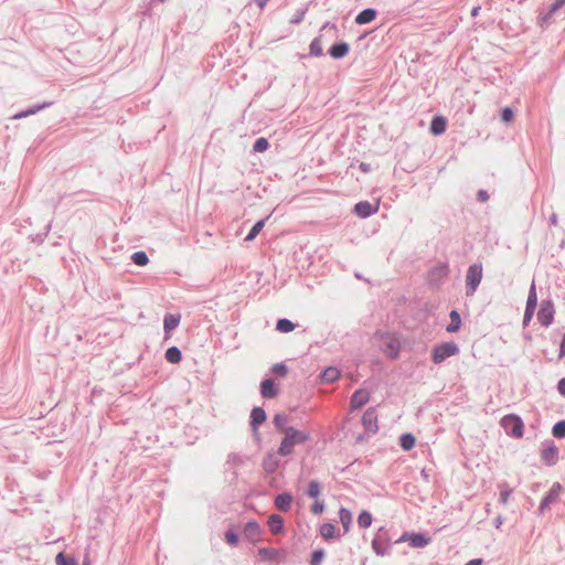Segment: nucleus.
<instances>
[{
    "label": "nucleus",
    "mask_w": 565,
    "mask_h": 565,
    "mask_svg": "<svg viewBox=\"0 0 565 565\" xmlns=\"http://www.w3.org/2000/svg\"><path fill=\"white\" fill-rule=\"evenodd\" d=\"M320 494V484L318 481L313 480L309 483L308 487V495L310 498H318Z\"/></svg>",
    "instance_id": "ea45409f"
},
{
    "label": "nucleus",
    "mask_w": 565,
    "mask_h": 565,
    "mask_svg": "<svg viewBox=\"0 0 565 565\" xmlns=\"http://www.w3.org/2000/svg\"><path fill=\"white\" fill-rule=\"evenodd\" d=\"M541 458L546 465H554L558 458V449L555 446H550L542 451Z\"/></svg>",
    "instance_id": "4468645a"
},
{
    "label": "nucleus",
    "mask_w": 565,
    "mask_h": 565,
    "mask_svg": "<svg viewBox=\"0 0 565 565\" xmlns=\"http://www.w3.org/2000/svg\"><path fill=\"white\" fill-rule=\"evenodd\" d=\"M536 301H537V296H536L535 286L533 284L531 286V289H530V292H529V297H527V301H526V307L535 309L536 308Z\"/></svg>",
    "instance_id": "e433bc0d"
},
{
    "label": "nucleus",
    "mask_w": 565,
    "mask_h": 565,
    "mask_svg": "<svg viewBox=\"0 0 565 565\" xmlns=\"http://www.w3.org/2000/svg\"><path fill=\"white\" fill-rule=\"evenodd\" d=\"M258 555L264 561H271V559H276L277 558L278 551L275 550V548H260L258 551Z\"/></svg>",
    "instance_id": "7c9ffc66"
},
{
    "label": "nucleus",
    "mask_w": 565,
    "mask_h": 565,
    "mask_svg": "<svg viewBox=\"0 0 565 565\" xmlns=\"http://www.w3.org/2000/svg\"><path fill=\"white\" fill-rule=\"evenodd\" d=\"M324 509V504L321 502V501H316L312 507H311V511L315 513V514H320Z\"/></svg>",
    "instance_id": "49530a36"
},
{
    "label": "nucleus",
    "mask_w": 565,
    "mask_h": 565,
    "mask_svg": "<svg viewBox=\"0 0 565 565\" xmlns=\"http://www.w3.org/2000/svg\"><path fill=\"white\" fill-rule=\"evenodd\" d=\"M554 318V309L551 302H545L542 305L539 313H537V320L543 326H548L552 323Z\"/></svg>",
    "instance_id": "6e6552de"
},
{
    "label": "nucleus",
    "mask_w": 565,
    "mask_h": 565,
    "mask_svg": "<svg viewBox=\"0 0 565 565\" xmlns=\"http://www.w3.org/2000/svg\"><path fill=\"white\" fill-rule=\"evenodd\" d=\"M447 128V120L443 116H435L430 122V131L433 135L438 136L445 132Z\"/></svg>",
    "instance_id": "ddd939ff"
},
{
    "label": "nucleus",
    "mask_w": 565,
    "mask_h": 565,
    "mask_svg": "<svg viewBox=\"0 0 565 565\" xmlns=\"http://www.w3.org/2000/svg\"><path fill=\"white\" fill-rule=\"evenodd\" d=\"M284 438L278 448L280 456H289L294 452V448L303 445L310 440V434L306 430H300L296 427L289 426L284 429Z\"/></svg>",
    "instance_id": "f257e3e1"
},
{
    "label": "nucleus",
    "mask_w": 565,
    "mask_h": 565,
    "mask_svg": "<svg viewBox=\"0 0 565 565\" xmlns=\"http://www.w3.org/2000/svg\"><path fill=\"white\" fill-rule=\"evenodd\" d=\"M510 493H511V491H502L501 492V501L503 503H507V501L509 500Z\"/></svg>",
    "instance_id": "5fc2aeb1"
},
{
    "label": "nucleus",
    "mask_w": 565,
    "mask_h": 565,
    "mask_svg": "<svg viewBox=\"0 0 565 565\" xmlns=\"http://www.w3.org/2000/svg\"><path fill=\"white\" fill-rule=\"evenodd\" d=\"M269 143L266 138H258L254 143V151L264 152L268 149Z\"/></svg>",
    "instance_id": "58836bf2"
},
{
    "label": "nucleus",
    "mask_w": 565,
    "mask_h": 565,
    "mask_svg": "<svg viewBox=\"0 0 565 565\" xmlns=\"http://www.w3.org/2000/svg\"><path fill=\"white\" fill-rule=\"evenodd\" d=\"M268 525L273 534H278L282 531L284 520L278 514H273L268 519Z\"/></svg>",
    "instance_id": "6ab92c4d"
},
{
    "label": "nucleus",
    "mask_w": 565,
    "mask_h": 565,
    "mask_svg": "<svg viewBox=\"0 0 565 565\" xmlns=\"http://www.w3.org/2000/svg\"><path fill=\"white\" fill-rule=\"evenodd\" d=\"M263 467L266 472L274 473L279 467V459L275 454H268L263 460Z\"/></svg>",
    "instance_id": "2eb2a0df"
},
{
    "label": "nucleus",
    "mask_w": 565,
    "mask_h": 565,
    "mask_svg": "<svg viewBox=\"0 0 565 565\" xmlns=\"http://www.w3.org/2000/svg\"><path fill=\"white\" fill-rule=\"evenodd\" d=\"M370 399V394L367 391L359 390L354 392V394L351 397V407L352 408H361L364 406Z\"/></svg>",
    "instance_id": "9b49d317"
},
{
    "label": "nucleus",
    "mask_w": 565,
    "mask_h": 565,
    "mask_svg": "<svg viewBox=\"0 0 565 565\" xmlns=\"http://www.w3.org/2000/svg\"><path fill=\"white\" fill-rule=\"evenodd\" d=\"M450 317V323L447 326L446 330L449 333L457 332L461 327V318L458 311L452 310L449 315Z\"/></svg>",
    "instance_id": "412c9836"
},
{
    "label": "nucleus",
    "mask_w": 565,
    "mask_h": 565,
    "mask_svg": "<svg viewBox=\"0 0 565 565\" xmlns=\"http://www.w3.org/2000/svg\"><path fill=\"white\" fill-rule=\"evenodd\" d=\"M553 436L556 438L565 437V420L556 423L552 429Z\"/></svg>",
    "instance_id": "c9c22d12"
},
{
    "label": "nucleus",
    "mask_w": 565,
    "mask_h": 565,
    "mask_svg": "<svg viewBox=\"0 0 565 565\" xmlns=\"http://www.w3.org/2000/svg\"><path fill=\"white\" fill-rule=\"evenodd\" d=\"M372 547L377 555H383V551L381 550V546L379 545L377 541L374 540L372 542Z\"/></svg>",
    "instance_id": "3c124183"
},
{
    "label": "nucleus",
    "mask_w": 565,
    "mask_h": 565,
    "mask_svg": "<svg viewBox=\"0 0 565 565\" xmlns=\"http://www.w3.org/2000/svg\"><path fill=\"white\" fill-rule=\"evenodd\" d=\"M292 502V497L289 493H281L276 497L275 505L280 511H288L290 509V504Z\"/></svg>",
    "instance_id": "f3484780"
},
{
    "label": "nucleus",
    "mask_w": 565,
    "mask_h": 565,
    "mask_svg": "<svg viewBox=\"0 0 565 565\" xmlns=\"http://www.w3.org/2000/svg\"><path fill=\"white\" fill-rule=\"evenodd\" d=\"M376 17V12L373 9H365L362 12H360L356 18L355 22L358 24H366L372 22Z\"/></svg>",
    "instance_id": "4be33fe9"
},
{
    "label": "nucleus",
    "mask_w": 565,
    "mask_h": 565,
    "mask_svg": "<svg viewBox=\"0 0 565 565\" xmlns=\"http://www.w3.org/2000/svg\"><path fill=\"white\" fill-rule=\"evenodd\" d=\"M563 6H565V0H555L554 4L552 6L550 13H555L558 9H561Z\"/></svg>",
    "instance_id": "de8ad7c7"
},
{
    "label": "nucleus",
    "mask_w": 565,
    "mask_h": 565,
    "mask_svg": "<svg viewBox=\"0 0 565 565\" xmlns=\"http://www.w3.org/2000/svg\"><path fill=\"white\" fill-rule=\"evenodd\" d=\"M361 169H362V170H364V171H366V167H365V164H364V163H362V164H361Z\"/></svg>",
    "instance_id": "bf43d9fd"
},
{
    "label": "nucleus",
    "mask_w": 565,
    "mask_h": 565,
    "mask_svg": "<svg viewBox=\"0 0 565 565\" xmlns=\"http://www.w3.org/2000/svg\"><path fill=\"white\" fill-rule=\"evenodd\" d=\"M372 521H373V518H372V514L369 511H362L359 514L358 524H359L360 527H362V529L370 527L371 524H372Z\"/></svg>",
    "instance_id": "cd10ccee"
},
{
    "label": "nucleus",
    "mask_w": 565,
    "mask_h": 565,
    "mask_svg": "<svg viewBox=\"0 0 565 565\" xmlns=\"http://www.w3.org/2000/svg\"><path fill=\"white\" fill-rule=\"evenodd\" d=\"M431 279H443L448 275V266L447 265H440L435 268H433L429 273Z\"/></svg>",
    "instance_id": "c85d7f7f"
},
{
    "label": "nucleus",
    "mask_w": 565,
    "mask_h": 565,
    "mask_svg": "<svg viewBox=\"0 0 565 565\" xmlns=\"http://www.w3.org/2000/svg\"><path fill=\"white\" fill-rule=\"evenodd\" d=\"M260 527L256 522H248L244 527V535L247 540L253 543H256L260 539Z\"/></svg>",
    "instance_id": "9d476101"
},
{
    "label": "nucleus",
    "mask_w": 565,
    "mask_h": 565,
    "mask_svg": "<svg viewBox=\"0 0 565 565\" xmlns=\"http://www.w3.org/2000/svg\"><path fill=\"white\" fill-rule=\"evenodd\" d=\"M322 557H323V552L322 551H315L312 553L311 564L312 565H319V563L321 562Z\"/></svg>",
    "instance_id": "a18cd8bd"
},
{
    "label": "nucleus",
    "mask_w": 565,
    "mask_h": 565,
    "mask_svg": "<svg viewBox=\"0 0 565 565\" xmlns=\"http://www.w3.org/2000/svg\"><path fill=\"white\" fill-rule=\"evenodd\" d=\"M534 311L535 309L533 308H525L524 324H526L533 318Z\"/></svg>",
    "instance_id": "09e8293b"
},
{
    "label": "nucleus",
    "mask_w": 565,
    "mask_h": 565,
    "mask_svg": "<svg viewBox=\"0 0 565 565\" xmlns=\"http://www.w3.org/2000/svg\"><path fill=\"white\" fill-rule=\"evenodd\" d=\"M501 426L508 435L513 438H521L523 436L524 424L518 415L509 414L502 417Z\"/></svg>",
    "instance_id": "7ed1b4c3"
},
{
    "label": "nucleus",
    "mask_w": 565,
    "mask_h": 565,
    "mask_svg": "<svg viewBox=\"0 0 565 565\" xmlns=\"http://www.w3.org/2000/svg\"><path fill=\"white\" fill-rule=\"evenodd\" d=\"M83 565H90L88 561H84Z\"/></svg>",
    "instance_id": "052dcab7"
},
{
    "label": "nucleus",
    "mask_w": 565,
    "mask_h": 565,
    "mask_svg": "<svg viewBox=\"0 0 565 565\" xmlns=\"http://www.w3.org/2000/svg\"><path fill=\"white\" fill-rule=\"evenodd\" d=\"M380 204H371L369 201H361L355 204L354 211L360 217H367L379 211Z\"/></svg>",
    "instance_id": "0eeeda50"
},
{
    "label": "nucleus",
    "mask_w": 565,
    "mask_h": 565,
    "mask_svg": "<svg viewBox=\"0 0 565 565\" xmlns=\"http://www.w3.org/2000/svg\"><path fill=\"white\" fill-rule=\"evenodd\" d=\"M513 118H514V114L511 108L505 107L502 109V114H501L502 121L509 124L513 120Z\"/></svg>",
    "instance_id": "79ce46f5"
},
{
    "label": "nucleus",
    "mask_w": 565,
    "mask_h": 565,
    "mask_svg": "<svg viewBox=\"0 0 565 565\" xmlns=\"http://www.w3.org/2000/svg\"><path fill=\"white\" fill-rule=\"evenodd\" d=\"M340 376V371L335 367H328L322 373V380L327 383L337 381Z\"/></svg>",
    "instance_id": "bb28decb"
},
{
    "label": "nucleus",
    "mask_w": 565,
    "mask_h": 565,
    "mask_svg": "<svg viewBox=\"0 0 565 565\" xmlns=\"http://www.w3.org/2000/svg\"><path fill=\"white\" fill-rule=\"evenodd\" d=\"M320 534L327 540L332 539L335 534V526L331 523H324L320 527Z\"/></svg>",
    "instance_id": "2f4dec72"
},
{
    "label": "nucleus",
    "mask_w": 565,
    "mask_h": 565,
    "mask_svg": "<svg viewBox=\"0 0 565 565\" xmlns=\"http://www.w3.org/2000/svg\"><path fill=\"white\" fill-rule=\"evenodd\" d=\"M182 354L181 351L177 347H171L166 352V359L170 363H179L181 361Z\"/></svg>",
    "instance_id": "a878e982"
},
{
    "label": "nucleus",
    "mask_w": 565,
    "mask_h": 565,
    "mask_svg": "<svg viewBox=\"0 0 565 565\" xmlns=\"http://www.w3.org/2000/svg\"><path fill=\"white\" fill-rule=\"evenodd\" d=\"M339 519L343 525L344 531L348 532L352 524V513L348 509L341 508L339 511Z\"/></svg>",
    "instance_id": "b1692460"
},
{
    "label": "nucleus",
    "mask_w": 565,
    "mask_h": 565,
    "mask_svg": "<svg viewBox=\"0 0 565 565\" xmlns=\"http://www.w3.org/2000/svg\"><path fill=\"white\" fill-rule=\"evenodd\" d=\"M56 565H77L74 557L67 556L64 553H58L55 558Z\"/></svg>",
    "instance_id": "473e14b6"
},
{
    "label": "nucleus",
    "mask_w": 565,
    "mask_h": 565,
    "mask_svg": "<svg viewBox=\"0 0 565 565\" xmlns=\"http://www.w3.org/2000/svg\"><path fill=\"white\" fill-rule=\"evenodd\" d=\"M478 198L481 202H486L489 199L487 192L482 190L478 192Z\"/></svg>",
    "instance_id": "603ef678"
},
{
    "label": "nucleus",
    "mask_w": 565,
    "mask_h": 565,
    "mask_svg": "<svg viewBox=\"0 0 565 565\" xmlns=\"http://www.w3.org/2000/svg\"><path fill=\"white\" fill-rule=\"evenodd\" d=\"M557 390H558L559 394H562L563 396H565V379H562V380L558 382Z\"/></svg>",
    "instance_id": "8fccbe9b"
},
{
    "label": "nucleus",
    "mask_w": 565,
    "mask_h": 565,
    "mask_svg": "<svg viewBox=\"0 0 565 565\" xmlns=\"http://www.w3.org/2000/svg\"><path fill=\"white\" fill-rule=\"evenodd\" d=\"M483 276V268L481 263H476L469 266L466 274V285H467V296H472L479 284L481 282Z\"/></svg>",
    "instance_id": "f03ea898"
},
{
    "label": "nucleus",
    "mask_w": 565,
    "mask_h": 565,
    "mask_svg": "<svg viewBox=\"0 0 565 565\" xmlns=\"http://www.w3.org/2000/svg\"><path fill=\"white\" fill-rule=\"evenodd\" d=\"M398 542H409L413 547H424L429 544L430 539L420 533H404Z\"/></svg>",
    "instance_id": "423d86ee"
},
{
    "label": "nucleus",
    "mask_w": 565,
    "mask_h": 565,
    "mask_svg": "<svg viewBox=\"0 0 565 565\" xmlns=\"http://www.w3.org/2000/svg\"><path fill=\"white\" fill-rule=\"evenodd\" d=\"M362 420H363V425L372 430L374 428H376V414H375V411L374 409H367L363 417H362Z\"/></svg>",
    "instance_id": "5701e85b"
},
{
    "label": "nucleus",
    "mask_w": 565,
    "mask_h": 565,
    "mask_svg": "<svg viewBox=\"0 0 565 565\" xmlns=\"http://www.w3.org/2000/svg\"><path fill=\"white\" fill-rule=\"evenodd\" d=\"M458 352L459 348L456 343L445 342L434 348L431 359L434 363L439 364L444 362L447 358L456 355Z\"/></svg>",
    "instance_id": "20e7f679"
},
{
    "label": "nucleus",
    "mask_w": 565,
    "mask_h": 565,
    "mask_svg": "<svg viewBox=\"0 0 565 565\" xmlns=\"http://www.w3.org/2000/svg\"><path fill=\"white\" fill-rule=\"evenodd\" d=\"M266 420V413L263 408L256 407L250 413V424L256 429Z\"/></svg>",
    "instance_id": "aec40b11"
},
{
    "label": "nucleus",
    "mask_w": 565,
    "mask_h": 565,
    "mask_svg": "<svg viewBox=\"0 0 565 565\" xmlns=\"http://www.w3.org/2000/svg\"><path fill=\"white\" fill-rule=\"evenodd\" d=\"M225 541L230 544V545H233L235 546L238 542V536L235 532L233 531H227L225 533Z\"/></svg>",
    "instance_id": "c03bdc74"
},
{
    "label": "nucleus",
    "mask_w": 565,
    "mask_h": 565,
    "mask_svg": "<svg viewBox=\"0 0 565 565\" xmlns=\"http://www.w3.org/2000/svg\"><path fill=\"white\" fill-rule=\"evenodd\" d=\"M559 356L561 358L565 356V333H564V337L561 342Z\"/></svg>",
    "instance_id": "864d4df0"
},
{
    "label": "nucleus",
    "mask_w": 565,
    "mask_h": 565,
    "mask_svg": "<svg viewBox=\"0 0 565 565\" xmlns=\"http://www.w3.org/2000/svg\"><path fill=\"white\" fill-rule=\"evenodd\" d=\"M273 373L284 377L287 374V366L284 363H277L273 366Z\"/></svg>",
    "instance_id": "37998d69"
},
{
    "label": "nucleus",
    "mask_w": 565,
    "mask_h": 565,
    "mask_svg": "<svg viewBox=\"0 0 565 565\" xmlns=\"http://www.w3.org/2000/svg\"><path fill=\"white\" fill-rule=\"evenodd\" d=\"M265 226V220L258 221L249 231L248 235L246 236V241H253L255 237L260 233V231Z\"/></svg>",
    "instance_id": "72a5a7b5"
},
{
    "label": "nucleus",
    "mask_w": 565,
    "mask_h": 565,
    "mask_svg": "<svg viewBox=\"0 0 565 565\" xmlns=\"http://www.w3.org/2000/svg\"><path fill=\"white\" fill-rule=\"evenodd\" d=\"M383 351L390 358H396L399 352V341L394 334L385 333L381 335Z\"/></svg>",
    "instance_id": "39448f33"
},
{
    "label": "nucleus",
    "mask_w": 565,
    "mask_h": 565,
    "mask_svg": "<svg viewBox=\"0 0 565 565\" xmlns=\"http://www.w3.org/2000/svg\"><path fill=\"white\" fill-rule=\"evenodd\" d=\"M479 11H480V7H475L472 10H471V15L472 17H477L479 14Z\"/></svg>",
    "instance_id": "4d7b16f0"
},
{
    "label": "nucleus",
    "mask_w": 565,
    "mask_h": 565,
    "mask_svg": "<svg viewBox=\"0 0 565 565\" xmlns=\"http://www.w3.org/2000/svg\"><path fill=\"white\" fill-rule=\"evenodd\" d=\"M322 44L319 39H315L310 44V53L315 56L322 55Z\"/></svg>",
    "instance_id": "4c0bfd02"
},
{
    "label": "nucleus",
    "mask_w": 565,
    "mask_h": 565,
    "mask_svg": "<svg viewBox=\"0 0 565 565\" xmlns=\"http://www.w3.org/2000/svg\"><path fill=\"white\" fill-rule=\"evenodd\" d=\"M260 393L265 398H273L277 395V388L273 380H265L260 384Z\"/></svg>",
    "instance_id": "dca6fc26"
},
{
    "label": "nucleus",
    "mask_w": 565,
    "mask_h": 565,
    "mask_svg": "<svg viewBox=\"0 0 565 565\" xmlns=\"http://www.w3.org/2000/svg\"><path fill=\"white\" fill-rule=\"evenodd\" d=\"M267 2H268V0H257V4L260 9H263Z\"/></svg>",
    "instance_id": "13d9d810"
},
{
    "label": "nucleus",
    "mask_w": 565,
    "mask_h": 565,
    "mask_svg": "<svg viewBox=\"0 0 565 565\" xmlns=\"http://www.w3.org/2000/svg\"><path fill=\"white\" fill-rule=\"evenodd\" d=\"M481 564H482V559L475 558V559L469 561L466 565H481Z\"/></svg>",
    "instance_id": "6e6d98bb"
},
{
    "label": "nucleus",
    "mask_w": 565,
    "mask_h": 565,
    "mask_svg": "<svg viewBox=\"0 0 565 565\" xmlns=\"http://www.w3.org/2000/svg\"><path fill=\"white\" fill-rule=\"evenodd\" d=\"M132 262L138 266H145L148 264L149 258L145 252H136L131 256Z\"/></svg>",
    "instance_id": "f704fd0d"
},
{
    "label": "nucleus",
    "mask_w": 565,
    "mask_h": 565,
    "mask_svg": "<svg viewBox=\"0 0 565 565\" xmlns=\"http://www.w3.org/2000/svg\"><path fill=\"white\" fill-rule=\"evenodd\" d=\"M274 423L276 427L284 433V429H286L288 426H286V417L284 415H276L274 418Z\"/></svg>",
    "instance_id": "a19ab883"
},
{
    "label": "nucleus",
    "mask_w": 565,
    "mask_h": 565,
    "mask_svg": "<svg viewBox=\"0 0 565 565\" xmlns=\"http://www.w3.org/2000/svg\"><path fill=\"white\" fill-rule=\"evenodd\" d=\"M416 443L415 437L411 433L403 434L399 438V445L404 450H411Z\"/></svg>",
    "instance_id": "393cba45"
},
{
    "label": "nucleus",
    "mask_w": 565,
    "mask_h": 565,
    "mask_svg": "<svg viewBox=\"0 0 565 565\" xmlns=\"http://www.w3.org/2000/svg\"><path fill=\"white\" fill-rule=\"evenodd\" d=\"M561 492H562V486L558 482L554 483L552 486V488L550 489L548 493L542 500L540 509L544 510L551 503L556 502L559 498Z\"/></svg>",
    "instance_id": "1a4fd4ad"
},
{
    "label": "nucleus",
    "mask_w": 565,
    "mask_h": 565,
    "mask_svg": "<svg viewBox=\"0 0 565 565\" xmlns=\"http://www.w3.org/2000/svg\"><path fill=\"white\" fill-rule=\"evenodd\" d=\"M295 327L296 326L288 319L278 320L276 326L277 330L282 333L291 332L295 329Z\"/></svg>",
    "instance_id": "c756f323"
},
{
    "label": "nucleus",
    "mask_w": 565,
    "mask_h": 565,
    "mask_svg": "<svg viewBox=\"0 0 565 565\" xmlns=\"http://www.w3.org/2000/svg\"><path fill=\"white\" fill-rule=\"evenodd\" d=\"M180 320H181V316L179 313L166 315L164 320H163V329H164V332L167 335H169L170 332L179 326Z\"/></svg>",
    "instance_id": "f8f14e48"
},
{
    "label": "nucleus",
    "mask_w": 565,
    "mask_h": 565,
    "mask_svg": "<svg viewBox=\"0 0 565 565\" xmlns=\"http://www.w3.org/2000/svg\"><path fill=\"white\" fill-rule=\"evenodd\" d=\"M350 46L347 43H338L331 46L329 53L333 58H342L349 53Z\"/></svg>",
    "instance_id": "a211bd4d"
}]
</instances>
